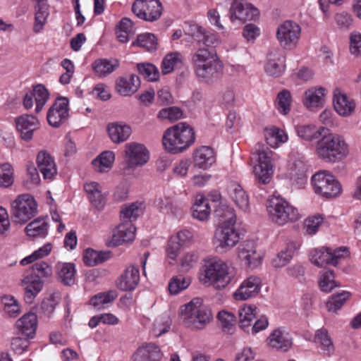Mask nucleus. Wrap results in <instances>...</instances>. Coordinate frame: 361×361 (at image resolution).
Masks as SVG:
<instances>
[{
  "label": "nucleus",
  "instance_id": "1",
  "mask_svg": "<svg viewBox=\"0 0 361 361\" xmlns=\"http://www.w3.org/2000/svg\"><path fill=\"white\" fill-rule=\"evenodd\" d=\"M192 63L197 78L202 82L213 84L223 75V63L214 50L197 49L192 54Z\"/></svg>",
  "mask_w": 361,
  "mask_h": 361
},
{
  "label": "nucleus",
  "instance_id": "2",
  "mask_svg": "<svg viewBox=\"0 0 361 361\" xmlns=\"http://www.w3.org/2000/svg\"><path fill=\"white\" fill-rule=\"evenodd\" d=\"M195 141L194 129L185 122L168 128L162 137V144L165 150L174 154L184 152Z\"/></svg>",
  "mask_w": 361,
  "mask_h": 361
},
{
  "label": "nucleus",
  "instance_id": "3",
  "mask_svg": "<svg viewBox=\"0 0 361 361\" xmlns=\"http://www.w3.org/2000/svg\"><path fill=\"white\" fill-rule=\"evenodd\" d=\"M180 317L185 326L192 330H202L212 320V310L203 305L200 298L181 306Z\"/></svg>",
  "mask_w": 361,
  "mask_h": 361
},
{
  "label": "nucleus",
  "instance_id": "4",
  "mask_svg": "<svg viewBox=\"0 0 361 361\" xmlns=\"http://www.w3.org/2000/svg\"><path fill=\"white\" fill-rule=\"evenodd\" d=\"M51 267L44 261L37 262L32 266L31 269L22 281L25 290L24 300L26 303L33 302L43 287L44 279L51 277Z\"/></svg>",
  "mask_w": 361,
  "mask_h": 361
},
{
  "label": "nucleus",
  "instance_id": "5",
  "mask_svg": "<svg viewBox=\"0 0 361 361\" xmlns=\"http://www.w3.org/2000/svg\"><path fill=\"white\" fill-rule=\"evenodd\" d=\"M317 153L326 162L335 163L347 157L348 146L342 136L331 133L318 141Z\"/></svg>",
  "mask_w": 361,
  "mask_h": 361
},
{
  "label": "nucleus",
  "instance_id": "6",
  "mask_svg": "<svg viewBox=\"0 0 361 361\" xmlns=\"http://www.w3.org/2000/svg\"><path fill=\"white\" fill-rule=\"evenodd\" d=\"M267 209L269 219L279 226L299 219L298 209L279 196H274L267 200Z\"/></svg>",
  "mask_w": 361,
  "mask_h": 361
},
{
  "label": "nucleus",
  "instance_id": "7",
  "mask_svg": "<svg viewBox=\"0 0 361 361\" xmlns=\"http://www.w3.org/2000/svg\"><path fill=\"white\" fill-rule=\"evenodd\" d=\"M204 283L210 281L216 289L225 288L231 281L232 275L227 265L221 259H209L204 265Z\"/></svg>",
  "mask_w": 361,
  "mask_h": 361
},
{
  "label": "nucleus",
  "instance_id": "8",
  "mask_svg": "<svg viewBox=\"0 0 361 361\" xmlns=\"http://www.w3.org/2000/svg\"><path fill=\"white\" fill-rule=\"evenodd\" d=\"M311 181L314 192L322 197L334 198L341 192V183L326 171L316 173Z\"/></svg>",
  "mask_w": 361,
  "mask_h": 361
},
{
  "label": "nucleus",
  "instance_id": "9",
  "mask_svg": "<svg viewBox=\"0 0 361 361\" xmlns=\"http://www.w3.org/2000/svg\"><path fill=\"white\" fill-rule=\"evenodd\" d=\"M254 154L257 156V161L254 166V173L259 183L267 184L270 182L273 173L272 152L264 144L257 143Z\"/></svg>",
  "mask_w": 361,
  "mask_h": 361
},
{
  "label": "nucleus",
  "instance_id": "10",
  "mask_svg": "<svg viewBox=\"0 0 361 361\" xmlns=\"http://www.w3.org/2000/svg\"><path fill=\"white\" fill-rule=\"evenodd\" d=\"M37 212V204L31 195H20L12 203L13 216L18 223H26L34 217Z\"/></svg>",
  "mask_w": 361,
  "mask_h": 361
},
{
  "label": "nucleus",
  "instance_id": "11",
  "mask_svg": "<svg viewBox=\"0 0 361 361\" xmlns=\"http://www.w3.org/2000/svg\"><path fill=\"white\" fill-rule=\"evenodd\" d=\"M348 249L341 247L335 250L323 247L321 249H314L310 252V261L314 265L322 267L326 264L336 266L341 258L348 255Z\"/></svg>",
  "mask_w": 361,
  "mask_h": 361
},
{
  "label": "nucleus",
  "instance_id": "12",
  "mask_svg": "<svg viewBox=\"0 0 361 361\" xmlns=\"http://www.w3.org/2000/svg\"><path fill=\"white\" fill-rule=\"evenodd\" d=\"M162 4L159 0H135L132 6V11L139 18L154 22L162 14Z\"/></svg>",
  "mask_w": 361,
  "mask_h": 361
},
{
  "label": "nucleus",
  "instance_id": "13",
  "mask_svg": "<svg viewBox=\"0 0 361 361\" xmlns=\"http://www.w3.org/2000/svg\"><path fill=\"white\" fill-rule=\"evenodd\" d=\"M301 32L300 25L294 21L286 20L279 26L276 32L277 39L284 48L295 47Z\"/></svg>",
  "mask_w": 361,
  "mask_h": 361
},
{
  "label": "nucleus",
  "instance_id": "14",
  "mask_svg": "<svg viewBox=\"0 0 361 361\" xmlns=\"http://www.w3.org/2000/svg\"><path fill=\"white\" fill-rule=\"evenodd\" d=\"M69 101L67 97H59L49 109L47 118L48 123L54 127L59 128L66 123L69 117Z\"/></svg>",
  "mask_w": 361,
  "mask_h": 361
},
{
  "label": "nucleus",
  "instance_id": "15",
  "mask_svg": "<svg viewBox=\"0 0 361 361\" xmlns=\"http://www.w3.org/2000/svg\"><path fill=\"white\" fill-rule=\"evenodd\" d=\"M149 160V152L142 144L130 142L125 146V161L128 169L145 164Z\"/></svg>",
  "mask_w": 361,
  "mask_h": 361
},
{
  "label": "nucleus",
  "instance_id": "16",
  "mask_svg": "<svg viewBox=\"0 0 361 361\" xmlns=\"http://www.w3.org/2000/svg\"><path fill=\"white\" fill-rule=\"evenodd\" d=\"M231 20H238L242 23L255 20L259 16L258 9L243 0H233L230 8Z\"/></svg>",
  "mask_w": 361,
  "mask_h": 361
},
{
  "label": "nucleus",
  "instance_id": "17",
  "mask_svg": "<svg viewBox=\"0 0 361 361\" xmlns=\"http://www.w3.org/2000/svg\"><path fill=\"white\" fill-rule=\"evenodd\" d=\"M238 258L244 266L252 269L258 267L262 262L261 255L257 252L255 242L245 240L238 247Z\"/></svg>",
  "mask_w": 361,
  "mask_h": 361
},
{
  "label": "nucleus",
  "instance_id": "18",
  "mask_svg": "<svg viewBox=\"0 0 361 361\" xmlns=\"http://www.w3.org/2000/svg\"><path fill=\"white\" fill-rule=\"evenodd\" d=\"M239 233L235 225L225 224L219 226L215 231L214 243L222 248L232 247L239 241Z\"/></svg>",
  "mask_w": 361,
  "mask_h": 361
},
{
  "label": "nucleus",
  "instance_id": "19",
  "mask_svg": "<svg viewBox=\"0 0 361 361\" xmlns=\"http://www.w3.org/2000/svg\"><path fill=\"white\" fill-rule=\"evenodd\" d=\"M286 69V55L283 50L274 49L267 54L264 71L267 75L280 77Z\"/></svg>",
  "mask_w": 361,
  "mask_h": 361
},
{
  "label": "nucleus",
  "instance_id": "20",
  "mask_svg": "<svg viewBox=\"0 0 361 361\" xmlns=\"http://www.w3.org/2000/svg\"><path fill=\"white\" fill-rule=\"evenodd\" d=\"M136 228L129 221H121L112 231L111 240L107 243L109 247H116L123 243L132 242L135 239Z\"/></svg>",
  "mask_w": 361,
  "mask_h": 361
},
{
  "label": "nucleus",
  "instance_id": "21",
  "mask_svg": "<svg viewBox=\"0 0 361 361\" xmlns=\"http://www.w3.org/2000/svg\"><path fill=\"white\" fill-rule=\"evenodd\" d=\"M140 281L139 268L135 265L127 267L116 281V286L123 291H132L135 289Z\"/></svg>",
  "mask_w": 361,
  "mask_h": 361
},
{
  "label": "nucleus",
  "instance_id": "22",
  "mask_svg": "<svg viewBox=\"0 0 361 361\" xmlns=\"http://www.w3.org/2000/svg\"><path fill=\"white\" fill-rule=\"evenodd\" d=\"M261 287V279L251 276L245 279L238 290L234 293L235 300H245L258 294Z\"/></svg>",
  "mask_w": 361,
  "mask_h": 361
},
{
  "label": "nucleus",
  "instance_id": "23",
  "mask_svg": "<svg viewBox=\"0 0 361 361\" xmlns=\"http://www.w3.org/2000/svg\"><path fill=\"white\" fill-rule=\"evenodd\" d=\"M37 118L29 114H23L16 118V126L23 140L28 141L32 138L33 132L39 128Z\"/></svg>",
  "mask_w": 361,
  "mask_h": 361
},
{
  "label": "nucleus",
  "instance_id": "24",
  "mask_svg": "<svg viewBox=\"0 0 361 361\" xmlns=\"http://www.w3.org/2000/svg\"><path fill=\"white\" fill-rule=\"evenodd\" d=\"M38 170L43 175L44 179L52 178L57 172L56 164L53 157L46 151L38 153L36 159Z\"/></svg>",
  "mask_w": 361,
  "mask_h": 361
},
{
  "label": "nucleus",
  "instance_id": "25",
  "mask_svg": "<svg viewBox=\"0 0 361 361\" xmlns=\"http://www.w3.org/2000/svg\"><path fill=\"white\" fill-rule=\"evenodd\" d=\"M106 130L111 140L116 144L126 141L132 133L130 126L123 122L109 123Z\"/></svg>",
  "mask_w": 361,
  "mask_h": 361
},
{
  "label": "nucleus",
  "instance_id": "26",
  "mask_svg": "<svg viewBox=\"0 0 361 361\" xmlns=\"http://www.w3.org/2000/svg\"><path fill=\"white\" fill-rule=\"evenodd\" d=\"M334 107L339 115L348 116L354 111L355 104L353 99L336 89L334 93Z\"/></svg>",
  "mask_w": 361,
  "mask_h": 361
},
{
  "label": "nucleus",
  "instance_id": "27",
  "mask_svg": "<svg viewBox=\"0 0 361 361\" xmlns=\"http://www.w3.org/2000/svg\"><path fill=\"white\" fill-rule=\"evenodd\" d=\"M140 85V80L137 75L131 74L129 76H122L117 79L116 90L123 96H130L134 94Z\"/></svg>",
  "mask_w": 361,
  "mask_h": 361
},
{
  "label": "nucleus",
  "instance_id": "28",
  "mask_svg": "<svg viewBox=\"0 0 361 361\" xmlns=\"http://www.w3.org/2000/svg\"><path fill=\"white\" fill-rule=\"evenodd\" d=\"M267 341L271 348L278 350L287 351L292 345V340L289 334L282 329L274 330Z\"/></svg>",
  "mask_w": 361,
  "mask_h": 361
},
{
  "label": "nucleus",
  "instance_id": "29",
  "mask_svg": "<svg viewBox=\"0 0 361 361\" xmlns=\"http://www.w3.org/2000/svg\"><path fill=\"white\" fill-rule=\"evenodd\" d=\"M16 326L22 335L32 338L37 329V316L33 312H27L16 322Z\"/></svg>",
  "mask_w": 361,
  "mask_h": 361
},
{
  "label": "nucleus",
  "instance_id": "30",
  "mask_svg": "<svg viewBox=\"0 0 361 361\" xmlns=\"http://www.w3.org/2000/svg\"><path fill=\"white\" fill-rule=\"evenodd\" d=\"M161 350L154 343H147L140 347L133 355V361H160Z\"/></svg>",
  "mask_w": 361,
  "mask_h": 361
},
{
  "label": "nucleus",
  "instance_id": "31",
  "mask_svg": "<svg viewBox=\"0 0 361 361\" xmlns=\"http://www.w3.org/2000/svg\"><path fill=\"white\" fill-rule=\"evenodd\" d=\"M216 161L213 149L207 146L197 149L193 153V161L195 166L202 169H207Z\"/></svg>",
  "mask_w": 361,
  "mask_h": 361
},
{
  "label": "nucleus",
  "instance_id": "32",
  "mask_svg": "<svg viewBox=\"0 0 361 361\" xmlns=\"http://www.w3.org/2000/svg\"><path fill=\"white\" fill-rule=\"evenodd\" d=\"M48 217H38L30 222L25 231L30 238H45L49 230Z\"/></svg>",
  "mask_w": 361,
  "mask_h": 361
},
{
  "label": "nucleus",
  "instance_id": "33",
  "mask_svg": "<svg viewBox=\"0 0 361 361\" xmlns=\"http://www.w3.org/2000/svg\"><path fill=\"white\" fill-rule=\"evenodd\" d=\"M119 61L116 59H99L92 64V68L99 77H106L119 67Z\"/></svg>",
  "mask_w": 361,
  "mask_h": 361
},
{
  "label": "nucleus",
  "instance_id": "34",
  "mask_svg": "<svg viewBox=\"0 0 361 361\" xmlns=\"http://www.w3.org/2000/svg\"><path fill=\"white\" fill-rule=\"evenodd\" d=\"M211 213L209 200L202 195L196 197L195 202L192 206V216L200 221L208 219Z\"/></svg>",
  "mask_w": 361,
  "mask_h": 361
},
{
  "label": "nucleus",
  "instance_id": "35",
  "mask_svg": "<svg viewBox=\"0 0 361 361\" xmlns=\"http://www.w3.org/2000/svg\"><path fill=\"white\" fill-rule=\"evenodd\" d=\"M325 96V89L320 87H312L305 92L303 104L307 108L317 107L322 105Z\"/></svg>",
  "mask_w": 361,
  "mask_h": 361
},
{
  "label": "nucleus",
  "instance_id": "36",
  "mask_svg": "<svg viewBox=\"0 0 361 361\" xmlns=\"http://www.w3.org/2000/svg\"><path fill=\"white\" fill-rule=\"evenodd\" d=\"M230 197L235 204L241 209H246L249 206V199L245 191L236 183H232L228 187Z\"/></svg>",
  "mask_w": 361,
  "mask_h": 361
},
{
  "label": "nucleus",
  "instance_id": "37",
  "mask_svg": "<svg viewBox=\"0 0 361 361\" xmlns=\"http://www.w3.org/2000/svg\"><path fill=\"white\" fill-rule=\"evenodd\" d=\"M56 270L58 277L63 284L71 286L75 283V269L74 264L58 263Z\"/></svg>",
  "mask_w": 361,
  "mask_h": 361
},
{
  "label": "nucleus",
  "instance_id": "38",
  "mask_svg": "<svg viewBox=\"0 0 361 361\" xmlns=\"http://www.w3.org/2000/svg\"><path fill=\"white\" fill-rule=\"evenodd\" d=\"M257 308L250 305L241 307L238 310L239 326L245 331L250 332L252 321L257 317Z\"/></svg>",
  "mask_w": 361,
  "mask_h": 361
},
{
  "label": "nucleus",
  "instance_id": "39",
  "mask_svg": "<svg viewBox=\"0 0 361 361\" xmlns=\"http://www.w3.org/2000/svg\"><path fill=\"white\" fill-rule=\"evenodd\" d=\"M114 158L115 155L113 152L105 151L93 159L92 164L96 171L104 173L111 169Z\"/></svg>",
  "mask_w": 361,
  "mask_h": 361
},
{
  "label": "nucleus",
  "instance_id": "40",
  "mask_svg": "<svg viewBox=\"0 0 361 361\" xmlns=\"http://www.w3.org/2000/svg\"><path fill=\"white\" fill-rule=\"evenodd\" d=\"M214 217L219 221V226L235 224L236 216L232 207L221 204L214 210Z\"/></svg>",
  "mask_w": 361,
  "mask_h": 361
},
{
  "label": "nucleus",
  "instance_id": "41",
  "mask_svg": "<svg viewBox=\"0 0 361 361\" xmlns=\"http://www.w3.org/2000/svg\"><path fill=\"white\" fill-rule=\"evenodd\" d=\"M142 214V203L134 202L130 204L123 206L121 212V221L123 222L129 221L133 224L138 216Z\"/></svg>",
  "mask_w": 361,
  "mask_h": 361
},
{
  "label": "nucleus",
  "instance_id": "42",
  "mask_svg": "<svg viewBox=\"0 0 361 361\" xmlns=\"http://www.w3.org/2000/svg\"><path fill=\"white\" fill-rule=\"evenodd\" d=\"M35 23L33 31L35 33L41 32L47 23L49 15V6L47 4H39L35 6Z\"/></svg>",
  "mask_w": 361,
  "mask_h": 361
},
{
  "label": "nucleus",
  "instance_id": "43",
  "mask_svg": "<svg viewBox=\"0 0 361 361\" xmlns=\"http://www.w3.org/2000/svg\"><path fill=\"white\" fill-rule=\"evenodd\" d=\"M180 54L173 52L168 54L161 63V72L164 75L171 73L174 69L180 68L183 65V59Z\"/></svg>",
  "mask_w": 361,
  "mask_h": 361
},
{
  "label": "nucleus",
  "instance_id": "44",
  "mask_svg": "<svg viewBox=\"0 0 361 361\" xmlns=\"http://www.w3.org/2000/svg\"><path fill=\"white\" fill-rule=\"evenodd\" d=\"M110 257V252H97L89 248L85 252L83 262L89 267H94L106 261Z\"/></svg>",
  "mask_w": 361,
  "mask_h": 361
},
{
  "label": "nucleus",
  "instance_id": "45",
  "mask_svg": "<svg viewBox=\"0 0 361 361\" xmlns=\"http://www.w3.org/2000/svg\"><path fill=\"white\" fill-rule=\"evenodd\" d=\"M324 130V128H317L312 124L298 126L296 127V132L298 136L307 141L318 139L322 135V131Z\"/></svg>",
  "mask_w": 361,
  "mask_h": 361
},
{
  "label": "nucleus",
  "instance_id": "46",
  "mask_svg": "<svg viewBox=\"0 0 361 361\" xmlns=\"http://www.w3.org/2000/svg\"><path fill=\"white\" fill-rule=\"evenodd\" d=\"M297 246L294 243L287 245L285 250H281L277 256L272 259V264L274 267H282L286 265L292 259Z\"/></svg>",
  "mask_w": 361,
  "mask_h": 361
},
{
  "label": "nucleus",
  "instance_id": "47",
  "mask_svg": "<svg viewBox=\"0 0 361 361\" xmlns=\"http://www.w3.org/2000/svg\"><path fill=\"white\" fill-rule=\"evenodd\" d=\"M157 39L152 33H143L137 36V39L132 43L133 46H137L145 49L147 51H154L157 48Z\"/></svg>",
  "mask_w": 361,
  "mask_h": 361
},
{
  "label": "nucleus",
  "instance_id": "48",
  "mask_svg": "<svg viewBox=\"0 0 361 361\" xmlns=\"http://www.w3.org/2000/svg\"><path fill=\"white\" fill-rule=\"evenodd\" d=\"M265 140L267 145L271 147H276L279 143L286 142L288 137L282 130L271 128L266 130Z\"/></svg>",
  "mask_w": 361,
  "mask_h": 361
},
{
  "label": "nucleus",
  "instance_id": "49",
  "mask_svg": "<svg viewBox=\"0 0 361 361\" xmlns=\"http://www.w3.org/2000/svg\"><path fill=\"white\" fill-rule=\"evenodd\" d=\"M31 91L36 102L35 111L36 113H39L42 111L49 98V92L44 85L42 84L34 86L33 90Z\"/></svg>",
  "mask_w": 361,
  "mask_h": 361
},
{
  "label": "nucleus",
  "instance_id": "50",
  "mask_svg": "<svg viewBox=\"0 0 361 361\" xmlns=\"http://www.w3.org/2000/svg\"><path fill=\"white\" fill-rule=\"evenodd\" d=\"M137 69L138 73L148 81L154 82L158 80L159 78L158 68L152 63H137Z\"/></svg>",
  "mask_w": 361,
  "mask_h": 361
},
{
  "label": "nucleus",
  "instance_id": "51",
  "mask_svg": "<svg viewBox=\"0 0 361 361\" xmlns=\"http://www.w3.org/2000/svg\"><path fill=\"white\" fill-rule=\"evenodd\" d=\"M58 303L59 301L54 295H51L49 298L44 299L38 308L37 312L39 317H50Z\"/></svg>",
  "mask_w": 361,
  "mask_h": 361
},
{
  "label": "nucleus",
  "instance_id": "52",
  "mask_svg": "<svg viewBox=\"0 0 361 361\" xmlns=\"http://www.w3.org/2000/svg\"><path fill=\"white\" fill-rule=\"evenodd\" d=\"M183 117V111L177 106H169L161 109L157 114V118L160 120H169L171 122H175Z\"/></svg>",
  "mask_w": 361,
  "mask_h": 361
},
{
  "label": "nucleus",
  "instance_id": "53",
  "mask_svg": "<svg viewBox=\"0 0 361 361\" xmlns=\"http://www.w3.org/2000/svg\"><path fill=\"white\" fill-rule=\"evenodd\" d=\"M350 293L343 291L341 293L333 295L330 300L326 302V307L329 312L336 313L349 298Z\"/></svg>",
  "mask_w": 361,
  "mask_h": 361
},
{
  "label": "nucleus",
  "instance_id": "54",
  "mask_svg": "<svg viewBox=\"0 0 361 361\" xmlns=\"http://www.w3.org/2000/svg\"><path fill=\"white\" fill-rule=\"evenodd\" d=\"M13 169L8 163L0 165V187L8 188L13 183Z\"/></svg>",
  "mask_w": 361,
  "mask_h": 361
},
{
  "label": "nucleus",
  "instance_id": "55",
  "mask_svg": "<svg viewBox=\"0 0 361 361\" xmlns=\"http://www.w3.org/2000/svg\"><path fill=\"white\" fill-rule=\"evenodd\" d=\"M314 341L319 344L322 350L326 351L329 355L334 351V345L326 329H322L317 331Z\"/></svg>",
  "mask_w": 361,
  "mask_h": 361
},
{
  "label": "nucleus",
  "instance_id": "56",
  "mask_svg": "<svg viewBox=\"0 0 361 361\" xmlns=\"http://www.w3.org/2000/svg\"><path fill=\"white\" fill-rule=\"evenodd\" d=\"M291 103V94L287 90L279 92L276 98V106L278 110L283 114H287L290 111Z\"/></svg>",
  "mask_w": 361,
  "mask_h": 361
},
{
  "label": "nucleus",
  "instance_id": "57",
  "mask_svg": "<svg viewBox=\"0 0 361 361\" xmlns=\"http://www.w3.org/2000/svg\"><path fill=\"white\" fill-rule=\"evenodd\" d=\"M1 300L4 305V311L9 317H16L20 314V306L14 297L6 295L2 298Z\"/></svg>",
  "mask_w": 361,
  "mask_h": 361
},
{
  "label": "nucleus",
  "instance_id": "58",
  "mask_svg": "<svg viewBox=\"0 0 361 361\" xmlns=\"http://www.w3.org/2000/svg\"><path fill=\"white\" fill-rule=\"evenodd\" d=\"M117 295L116 290L100 293L93 296L90 299V303L92 306L97 307L101 305L109 303L114 301L117 298Z\"/></svg>",
  "mask_w": 361,
  "mask_h": 361
},
{
  "label": "nucleus",
  "instance_id": "59",
  "mask_svg": "<svg viewBox=\"0 0 361 361\" xmlns=\"http://www.w3.org/2000/svg\"><path fill=\"white\" fill-rule=\"evenodd\" d=\"M319 285L321 290L324 292H330L331 290L336 287L337 283L334 280V274L332 270H327L321 276Z\"/></svg>",
  "mask_w": 361,
  "mask_h": 361
},
{
  "label": "nucleus",
  "instance_id": "60",
  "mask_svg": "<svg viewBox=\"0 0 361 361\" xmlns=\"http://www.w3.org/2000/svg\"><path fill=\"white\" fill-rule=\"evenodd\" d=\"M189 283V281L182 276H175L169 284V290L171 294L176 295L187 288Z\"/></svg>",
  "mask_w": 361,
  "mask_h": 361
},
{
  "label": "nucleus",
  "instance_id": "61",
  "mask_svg": "<svg viewBox=\"0 0 361 361\" xmlns=\"http://www.w3.org/2000/svg\"><path fill=\"white\" fill-rule=\"evenodd\" d=\"M221 328L224 331L231 334V330L235 322V317L233 314L228 312H219L217 316Z\"/></svg>",
  "mask_w": 361,
  "mask_h": 361
},
{
  "label": "nucleus",
  "instance_id": "62",
  "mask_svg": "<svg viewBox=\"0 0 361 361\" xmlns=\"http://www.w3.org/2000/svg\"><path fill=\"white\" fill-rule=\"evenodd\" d=\"M10 230L8 214L5 208L0 207V235L6 236Z\"/></svg>",
  "mask_w": 361,
  "mask_h": 361
},
{
  "label": "nucleus",
  "instance_id": "63",
  "mask_svg": "<svg viewBox=\"0 0 361 361\" xmlns=\"http://www.w3.org/2000/svg\"><path fill=\"white\" fill-rule=\"evenodd\" d=\"M29 341L27 338L20 337L13 338L11 343V348L16 354L23 353L28 347Z\"/></svg>",
  "mask_w": 361,
  "mask_h": 361
},
{
  "label": "nucleus",
  "instance_id": "64",
  "mask_svg": "<svg viewBox=\"0 0 361 361\" xmlns=\"http://www.w3.org/2000/svg\"><path fill=\"white\" fill-rule=\"evenodd\" d=\"M350 40V50L351 54L355 56L361 55V34L352 33Z\"/></svg>",
  "mask_w": 361,
  "mask_h": 361
}]
</instances>
